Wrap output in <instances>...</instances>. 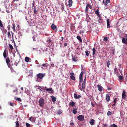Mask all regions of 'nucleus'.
<instances>
[{
    "label": "nucleus",
    "instance_id": "nucleus-6",
    "mask_svg": "<svg viewBox=\"0 0 127 127\" xmlns=\"http://www.w3.org/2000/svg\"><path fill=\"white\" fill-rule=\"evenodd\" d=\"M71 76H70V78L71 79L75 81V78L74 76V73L73 72H71L70 73Z\"/></svg>",
    "mask_w": 127,
    "mask_h": 127
},
{
    "label": "nucleus",
    "instance_id": "nucleus-24",
    "mask_svg": "<svg viewBox=\"0 0 127 127\" xmlns=\"http://www.w3.org/2000/svg\"><path fill=\"white\" fill-rule=\"evenodd\" d=\"M25 62H29V60H31V59H30L29 58L26 57H25Z\"/></svg>",
    "mask_w": 127,
    "mask_h": 127
},
{
    "label": "nucleus",
    "instance_id": "nucleus-2",
    "mask_svg": "<svg viewBox=\"0 0 127 127\" xmlns=\"http://www.w3.org/2000/svg\"><path fill=\"white\" fill-rule=\"evenodd\" d=\"M39 105L41 107H42L44 105L45 102L44 99L43 97L40 98L39 100Z\"/></svg>",
    "mask_w": 127,
    "mask_h": 127
},
{
    "label": "nucleus",
    "instance_id": "nucleus-50",
    "mask_svg": "<svg viewBox=\"0 0 127 127\" xmlns=\"http://www.w3.org/2000/svg\"><path fill=\"white\" fill-rule=\"evenodd\" d=\"M7 35L8 36V37L9 38L10 37V36H11L10 35V33L9 32H7Z\"/></svg>",
    "mask_w": 127,
    "mask_h": 127
},
{
    "label": "nucleus",
    "instance_id": "nucleus-21",
    "mask_svg": "<svg viewBox=\"0 0 127 127\" xmlns=\"http://www.w3.org/2000/svg\"><path fill=\"white\" fill-rule=\"evenodd\" d=\"M77 39L79 40L80 42H82V40L81 39V38L80 36L78 35L76 37Z\"/></svg>",
    "mask_w": 127,
    "mask_h": 127
},
{
    "label": "nucleus",
    "instance_id": "nucleus-39",
    "mask_svg": "<svg viewBox=\"0 0 127 127\" xmlns=\"http://www.w3.org/2000/svg\"><path fill=\"white\" fill-rule=\"evenodd\" d=\"M110 62L109 60L107 61L106 62V64H107V66L108 67V68L109 67V66L110 64Z\"/></svg>",
    "mask_w": 127,
    "mask_h": 127
},
{
    "label": "nucleus",
    "instance_id": "nucleus-44",
    "mask_svg": "<svg viewBox=\"0 0 127 127\" xmlns=\"http://www.w3.org/2000/svg\"><path fill=\"white\" fill-rule=\"evenodd\" d=\"M61 6L62 7V8H61L62 10L63 11V10L64 9V5L62 3L61 4Z\"/></svg>",
    "mask_w": 127,
    "mask_h": 127
},
{
    "label": "nucleus",
    "instance_id": "nucleus-11",
    "mask_svg": "<svg viewBox=\"0 0 127 127\" xmlns=\"http://www.w3.org/2000/svg\"><path fill=\"white\" fill-rule=\"evenodd\" d=\"M29 119L30 121L33 122H35V118L34 117H31Z\"/></svg>",
    "mask_w": 127,
    "mask_h": 127
},
{
    "label": "nucleus",
    "instance_id": "nucleus-51",
    "mask_svg": "<svg viewBox=\"0 0 127 127\" xmlns=\"http://www.w3.org/2000/svg\"><path fill=\"white\" fill-rule=\"evenodd\" d=\"M74 96L75 98L76 99L77 97V94H74Z\"/></svg>",
    "mask_w": 127,
    "mask_h": 127
},
{
    "label": "nucleus",
    "instance_id": "nucleus-9",
    "mask_svg": "<svg viewBox=\"0 0 127 127\" xmlns=\"http://www.w3.org/2000/svg\"><path fill=\"white\" fill-rule=\"evenodd\" d=\"M97 87L98 90L100 92H101L102 90V87L98 84L97 85Z\"/></svg>",
    "mask_w": 127,
    "mask_h": 127
},
{
    "label": "nucleus",
    "instance_id": "nucleus-40",
    "mask_svg": "<svg viewBox=\"0 0 127 127\" xmlns=\"http://www.w3.org/2000/svg\"><path fill=\"white\" fill-rule=\"evenodd\" d=\"M10 62V60L8 58H7L6 60V63H9Z\"/></svg>",
    "mask_w": 127,
    "mask_h": 127
},
{
    "label": "nucleus",
    "instance_id": "nucleus-60",
    "mask_svg": "<svg viewBox=\"0 0 127 127\" xmlns=\"http://www.w3.org/2000/svg\"><path fill=\"white\" fill-rule=\"evenodd\" d=\"M61 40H60L62 41H63L64 39V37H61Z\"/></svg>",
    "mask_w": 127,
    "mask_h": 127
},
{
    "label": "nucleus",
    "instance_id": "nucleus-28",
    "mask_svg": "<svg viewBox=\"0 0 127 127\" xmlns=\"http://www.w3.org/2000/svg\"><path fill=\"white\" fill-rule=\"evenodd\" d=\"M49 65V64L47 63L43 64L41 65V66L44 67H47Z\"/></svg>",
    "mask_w": 127,
    "mask_h": 127
},
{
    "label": "nucleus",
    "instance_id": "nucleus-5",
    "mask_svg": "<svg viewBox=\"0 0 127 127\" xmlns=\"http://www.w3.org/2000/svg\"><path fill=\"white\" fill-rule=\"evenodd\" d=\"M84 74V72L82 71L80 73L79 76V82L81 83L83 82V79L82 76Z\"/></svg>",
    "mask_w": 127,
    "mask_h": 127
},
{
    "label": "nucleus",
    "instance_id": "nucleus-63",
    "mask_svg": "<svg viewBox=\"0 0 127 127\" xmlns=\"http://www.w3.org/2000/svg\"><path fill=\"white\" fill-rule=\"evenodd\" d=\"M34 1H33V3H32V7H33L34 6Z\"/></svg>",
    "mask_w": 127,
    "mask_h": 127
},
{
    "label": "nucleus",
    "instance_id": "nucleus-55",
    "mask_svg": "<svg viewBox=\"0 0 127 127\" xmlns=\"http://www.w3.org/2000/svg\"><path fill=\"white\" fill-rule=\"evenodd\" d=\"M14 103H10V105H11V106H13V105L14 104Z\"/></svg>",
    "mask_w": 127,
    "mask_h": 127
},
{
    "label": "nucleus",
    "instance_id": "nucleus-49",
    "mask_svg": "<svg viewBox=\"0 0 127 127\" xmlns=\"http://www.w3.org/2000/svg\"><path fill=\"white\" fill-rule=\"evenodd\" d=\"M26 125L27 127H30L31 126L30 125L27 123H26Z\"/></svg>",
    "mask_w": 127,
    "mask_h": 127
},
{
    "label": "nucleus",
    "instance_id": "nucleus-53",
    "mask_svg": "<svg viewBox=\"0 0 127 127\" xmlns=\"http://www.w3.org/2000/svg\"><path fill=\"white\" fill-rule=\"evenodd\" d=\"M81 96L80 95H79L78 96H77V99H79L81 97Z\"/></svg>",
    "mask_w": 127,
    "mask_h": 127
},
{
    "label": "nucleus",
    "instance_id": "nucleus-12",
    "mask_svg": "<svg viewBox=\"0 0 127 127\" xmlns=\"http://www.w3.org/2000/svg\"><path fill=\"white\" fill-rule=\"evenodd\" d=\"M106 98L107 101L108 102L110 101V96L109 94H107L106 95Z\"/></svg>",
    "mask_w": 127,
    "mask_h": 127
},
{
    "label": "nucleus",
    "instance_id": "nucleus-36",
    "mask_svg": "<svg viewBox=\"0 0 127 127\" xmlns=\"http://www.w3.org/2000/svg\"><path fill=\"white\" fill-rule=\"evenodd\" d=\"M90 53V51H88L87 50L85 51V53L86 55L87 56H88L89 55V53Z\"/></svg>",
    "mask_w": 127,
    "mask_h": 127
},
{
    "label": "nucleus",
    "instance_id": "nucleus-26",
    "mask_svg": "<svg viewBox=\"0 0 127 127\" xmlns=\"http://www.w3.org/2000/svg\"><path fill=\"white\" fill-rule=\"evenodd\" d=\"M122 42L124 43L127 44V42H126L125 38H123L122 39Z\"/></svg>",
    "mask_w": 127,
    "mask_h": 127
},
{
    "label": "nucleus",
    "instance_id": "nucleus-62",
    "mask_svg": "<svg viewBox=\"0 0 127 127\" xmlns=\"http://www.w3.org/2000/svg\"><path fill=\"white\" fill-rule=\"evenodd\" d=\"M14 64L17 66V63L16 62H15V63H14Z\"/></svg>",
    "mask_w": 127,
    "mask_h": 127
},
{
    "label": "nucleus",
    "instance_id": "nucleus-32",
    "mask_svg": "<svg viewBox=\"0 0 127 127\" xmlns=\"http://www.w3.org/2000/svg\"><path fill=\"white\" fill-rule=\"evenodd\" d=\"M38 87H39L41 89L43 90H45L46 88V87H43V86H38Z\"/></svg>",
    "mask_w": 127,
    "mask_h": 127
},
{
    "label": "nucleus",
    "instance_id": "nucleus-13",
    "mask_svg": "<svg viewBox=\"0 0 127 127\" xmlns=\"http://www.w3.org/2000/svg\"><path fill=\"white\" fill-rule=\"evenodd\" d=\"M95 12L98 17H100V15L99 13V9H97V10H95Z\"/></svg>",
    "mask_w": 127,
    "mask_h": 127
},
{
    "label": "nucleus",
    "instance_id": "nucleus-18",
    "mask_svg": "<svg viewBox=\"0 0 127 127\" xmlns=\"http://www.w3.org/2000/svg\"><path fill=\"white\" fill-rule=\"evenodd\" d=\"M82 86V89L84 90L86 87V82H83Z\"/></svg>",
    "mask_w": 127,
    "mask_h": 127
},
{
    "label": "nucleus",
    "instance_id": "nucleus-45",
    "mask_svg": "<svg viewBox=\"0 0 127 127\" xmlns=\"http://www.w3.org/2000/svg\"><path fill=\"white\" fill-rule=\"evenodd\" d=\"M119 78L120 79L122 80L123 78V76L120 75L119 76Z\"/></svg>",
    "mask_w": 127,
    "mask_h": 127
},
{
    "label": "nucleus",
    "instance_id": "nucleus-33",
    "mask_svg": "<svg viewBox=\"0 0 127 127\" xmlns=\"http://www.w3.org/2000/svg\"><path fill=\"white\" fill-rule=\"evenodd\" d=\"M15 123L16 124V126L15 127H19V123L18 121H16Z\"/></svg>",
    "mask_w": 127,
    "mask_h": 127
},
{
    "label": "nucleus",
    "instance_id": "nucleus-22",
    "mask_svg": "<svg viewBox=\"0 0 127 127\" xmlns=\"http://www.w3.org/2000/svg\"><path fill=\"white\" fill-rule=\"evenodd\" d=\"M18 89L17 88H16L15 90H14L13 91V93H14L15 92L16 93V94H15V95H17L18 94L17 92L18 91Z\"/></svg>",
    "mask_w": 127,
    "mask_h": 127
},
{
    "label": "nucleus",
    "instance_id": "nucleus-1",
    "mask_svg": "<svg viewBox=\"0 0 127 127\" xmlns=\"http://www.w3.org/2000/svg\"><path fill=\"white\" fill-rule=\"evenodd\" d=\"M45 73H39L36 75L37 78L36 81L37 82H40L42 79L45 76Z\"/></svg>",
    "mask_w": 127,
    "mask_h": 127
},
{
    "label": "nucleus",
    "instance_id": "nucleus-47",
    "mask_svg": "<svg viewBox=\"0 0 127 127\" xmlns=\"http://www.w3.org/2000/svg\"><path fill=\"white\" fill-rule=\"evenodd\" d=\"M62 113V112L61 111V109H60L59 110V111L57 112V113L59 115H60V114H61Z\"/></svg>",
    "mask_w": 127,
    "mask_h": 127
},
{
    "label": "nucleus",
    "instance_id": "nucleus-35",
    "mask_svg": "<svg viewBox=\"0 0 127 127\" xmlns=\"http://www.w3.org/2000/svg\"><path fill=\"white\" fill-rule=\"evenodd\" d=\"M3 56L5 58L6 57V52L5 51V50L3 53Z\"/></svg>",
    "mask_w": 127,
    "mask_h": 127
},
{
    "label": "nucleus",
    "instance_id": "nucleus-42",
    "mask_svg": "<svg viewBox=\"0 0 127 127\" xmlns=\"http://www.w3.org/2000/svg\"><path fill=\"white\" fill-rule=\"evenodd\" d=\"M112 114V113L110 111H108L107 112V115L108 116H109V115H111Z\"/></svg>",
    "mask_w": 127,
    "mask_h": 127
},
{
    "label": "nucleus",
    "instance_id": "nucleus-48",
    "mask_svg": "<svg viewBox=\"0 0 127 127\" xmlns=\"http://www.w3.org/2000/svg\"><path fill=\"white\" fill-rule=\"evenodd\" d=\"M81 83H80L79 84V88L80 90H83V89H82V87H81Z\"/></svg>",
    "mask_w": 127,
    "mask_h": 127
},
{
    "label": "nucleus",
    "instance_id": "nucleus-14",
    "mask_svg": "<svg viewBox=\"0 0 127 127\" xmlns=\"http://www.w3.org/2000/svg\"><path fill=\"white\" fill-rule=\"evenodd\" d=\"M69 105L71 106L74 107L75 106V104L74 102L72 101L70 102Z\"/></svg>",
    "mask_w": 127,
    "mask_h": 127
},
{
    "label": "nucleus",
    "instance_id": "nucleus-19",
    "mask_svg": "<svg viewBox=\"0 0 127 127\" xmlns=\"http://www.w3.org/2000/svg\"><path fill=\"white\" fill-rule=\"evenodd\" d=\"M46 91H53V89L52 88H47L46 89ZM52 93V92H50L49 93L51 94Z\"/></svg>",
    "mask_w": 127,
    "mask_h": 127
},
{
    "label": "nucleus",
    "instance_id": "nucleus-58",
    "mask_svg": "<svg viewBox=\"0 0 127 127\" xmlns=\"http://www.w3.org/2000/svg\"><path fill=\"white\" fill-rule=\"evenodd\" d=\"M86 76L85 77V78L83 81V82H86Z\"/></svg>",
    "mask_w": 127,
    "mask_h": 127
},
{
    "label": "nucleus",
    "instance_id": "nucleus-25",
    "mask_svg": "<svg viewBox=\"0 0 127 127\" xmlns=\"http://www.w3.org/2000/svg\"><path fill=\"white\" fill-rule=\"evenodd\" d=\"M95 120L93 119H92L90 121V123L91 125H93L94 124Z\"/></svg>",
    "mask_w": 127,
    "mask_h": 127
},
{
    "label": "nucleus",
    "instance_id": "nucleus-38",
    "mask_svg": "<svg viewBox=\"0 0 127 127\" xmlns=\"http://www.w3.org/2000/svg\"><path fill=\"white\" fill-rule=\"evenodd\" d=\"M9 46L11 50H12L13 49V48L12 46L10 44H9Z\"/></svg>",
    "mask_w": 127,
    "mask_h": 127
},
{
    "label": "nucleus",
    "instance_id": "nucleus-37",
    "mask_svg": "<svg viewBox=\"0 0 127 127\" xmlns=\"http://www.w3.org/2000/svg\"><path fill=\"white\" fill-rule=\"evenodd\" d=\"M0 27L1 28H3L4 26H3L2 24V22L0 20Z\"/></svg>",
    "mask_w": 127,
    "mask_h": 127
},
{
    "label": "nucleus",
    "instance_id": "nucleus-23",
    "mask_svg": "<svg viewBox=\"0 0 127 127\" xmlns=\"http://www.w3.org/2000/svg\"><path fill=\"white\" fill-rule=\"evenodd\" d=\"M51 98H52V100L53 102H55L56 101V97H55L54 96H52L51 97Z\"/></svg>",
    "mask_w": 127,
    "mask_h": 127
},
{
    "label": "nucleus",
    "instance_id": "nucleus-64",
    "mask_svg": "<svg viewBox=\"0 0 127 127\" xmlns=\"http://www.w3.org/2000/svg\"><path fill=\"white\" fill-rule=\"evenodd\" d=\"M4 32L5 33L7 32V31L6 30H4Z\"/></svg>",
    "mask_w": 127,
    "mask_h": 127
},
{
    "label": "nucleus",
    "instance_id": "nucleus-31",
    "mask_svg": "<svg viewBox=\"0 0 127 127\" xmlns=\"http://www.w3.org/2000/svg\"><path fill=\"white\" fill-rule=\"evenodd\" d=\"M15 98L16 100L18 101H21L22 100L20 98H17L16 97H15Z\"/></svg>",
    "mask_w": 127,
    "mask_h": 127
},
{
    "label": "nucleus",
    "instance_id": "nucleus-61",
    "mask_svg": "<svg viewBox=\"0 0 127 127\" xmlns=\"http://www.w3.org/2000/svg\"><path fill=\"white\" fill-rule=\"evenodd\" d=\"M70 124L71 125H73L74 124V123L73 122H71L70 123Z\"/></svg>",
    "mask_w": 127,
    "mask_h": 127
},
{
    "label": "nucleus",
    "instance_id": "nucleus-52",
    "mask_svg": "<svg viewBox=\"0 0 127 127\" xmlns=\"http://www.w3.org/2000/svg\"><path fill=\"white\" fill-rule=\"evenodd\" d=\"M73 61L74 62H76L77 61L76 59L75 58H72Z\"/></svg>",
    "mask_w": 127,
    "mask_h": 127
},
{
    "label": "nucleus",
    "instance_id": "nucleus-7",
    "mask_svg": "<svg viewBox=\"0 0 127 127\" xmlns=\"http://www.w3.org/2000/svg\"><path fill=\"white\" fill-rule=\"evenodd\" d=\"M126 92L125 91H123L122 95V98L124 99H125L126 97Z\"/></svg>",
    "mask_w": 127,
    "mask_h": 127
},
{
    "label": "nucleus",
    "instance_id": "nucleus-3",
    "mask_svg": "<svg viewBox=\"0 0 127 127\" xmlns=\"http://www.w3.org/2000/svg\"><path fill=\"white\" fill-rule=\"evenodd\" d=\"M89 8L90 9H92V7L90 5V4L88 3L87 4L86 6L85 9V12L88 14V8Z\"/></svg>",
    "mask_w": 127,
    "mask_h": 127
},
{
    "label": "nucleus",
    "instance_id": "nucleus-27",
    "mask_svg": "<svg viewBox=\"0 0 127 127\" xmlns=\"http://www.w3.org/2000/svg\"><path fill=\"white\" fill-rule=\"evenodd\" d=\"M114 71L115 73L117 75L119 74V71L117 70V68L116 67H115L114 68Z\"/></svg>",
    "mask_w": 127,
    "mask_h": 127
},
{
    "label": "nucleus",
    "instance_id": "nucleus-16",
    "mask_svg": "<svg viewBox=\"0 0 127 127\" xmlns=\"http://www.w3.org/2000/svg\"><path fill=\"white\" fill-rule=\"evenodd\" d=\"M72 113L74 114H76L77 113V109L76 108L73 109Z\"/></svg>",
    "mask_w": 127,
    "mask_h": 127
},
{
    "label": "nucleus",
    "instance_id": "nucleus-57",
    "mask_svg": "<svg viewBox=\"0 0 127 127\" xmlns=\"http://www.w3.org/2000/svg\"><path fill=\"white\" fill-rule=\"evenodd\" d=\"M33 12H34V13H36L37 12L36 9H34L33 10Z\"/></svg>",
    "mask_w": 127,
    "mask_h": 127
},
{
    "label": "nucleus",
    "instance_id": "nucleus-54",
    "mask_svg": "<svg viewBox=\"0 0 127 127\" xmlns=\"http://www.w3.org/2000/svg\"><path fill=\"white\" fill-rule=\"evenodd\" d=\"M7 27L8 29V30L9 31L10 29V26L9 25H8V26Z\"/></svg>",
    "mask_w": 127,
    "mask_h": 127
},
{
    "label": "nucleus",
    "instance_id": "nucleus-20",
    "mask_svg": "<svg viewBox=\"0 0 127 127\" xmlns=\"http://www.w3.org/2000/svg\"><path fill=\"white\" fill-rule=\"evenodd\" d=\"M57 27V26L54 24H52L51 26V28L53 30L55 29Z\"/></svg>",
    "mask_w": 127,
    "mask_h": 127
},
{
    "label": "nucleus",
    "instance_id": "nucleus-17",
    "mask_svg": "<svg viewBox=\"0 0 127 127\" xmlns=\"http://www.w3.org/2000/svg\"><path fill=\"white\" fill-rule=\"evenodd\" d=\"M68 6L69 7H70L72 6V0H69L68 1Z\"/></svg>",
    "mask_w": 127,
    "mask_h": 127
},
{
    "label": "nucleus",
    "instance_id": "nucleus-34",
    "mask_svg": "<svg viewBox=\"0 0 127 127\" xmlns=\"http://www.w3.org/2000/svg\"><path fill=\"white\" fill-rule=\"evenodd\" d=\"M7 64L8 67L9 68H11L12 67V66L11 64H10V62L9 63H7Z\"/></svg>",
    "mask_w": 127,
    "mask_h": 127
},
{
    "label": "nucleus",
    "instance_id": "nucleus-4",
    "mask_svg": "<svg viewBox=\"0 0 127 127\" xmlns=\"http://www.w3.org/2000/svg\"><path fill=\"white\" fill-rule=\"evenodd\" d=\"M77 118L79 120L82 121L84 119V117L83 115H80L77 117Z\"/></svg>",
    "mask_w": 127,
    "mask_h": 127
},
{
    "label": "nucleus",
    "instance_id": "nucleus-59",
    "mask_svg": "<svg viewBox=\"0 0 127 127\" xmlns=\"http://www.w3.org/2000/svg\"><path fill=\"white\" fill-rule=\"evenodd\" d=\"M64 45L65 46H66L67 45V44L66 43H64Z\"/></svg>",
    "mask_w": 127,
    "mask_h": 127
},
{
    "label": "nucleus",
    "instance_id": "nucleus-15",
    "mask_svg": "<svg viewBox=\"0 0 127 127\" xmlns=\"http://www.w3.org/2000/svg\"><path fill=\"white\" fill-rule=\"evenodd\" d=\"M118 101V99L117 98H115L113 102L114 103L112 105V106H114L116 105V102Z\"/></svg>",
    "mask_w": 127,
    "mask_h": 127
},
{
    "label": "nucleus",
    "instance_id": "nucleus-29",
    "mask_svg": "<svg viewBox=\"0 0 127 127\" xmlns=\"http://www.w3.org/2000/svg\"><path fill=\"white\" fill-rule=\"evenodd\" d=\"M109 127H118L117 125H115V124H113L110 125Z\"/></svg>",
    "mask_w": 127,
    "mask_h": 127
},
{
    "label": "nucleus",
    "instance_id": "nucleus-46",
    "mask_svg": "<svg viewBox=\"0 0 127 127\" xmlns=\"http://www.w3.org/2000/svg\"><path fill=\"white\" fill-rule=\"evenodd\" d=\"M47 42L48 44H50V43L51 42V40L49 39L47 41Z\"/></svg>",
    "mask_w": 127,
    "mask_h": 127
},
{
    "label": "nucleus",
    "instance_id": "nucleus-10",
    "mask_svg": "<svg viewBox=\"0 0 127 127\" xmlns=\"http://www.w3.org/2000/svg\"><path fill=\"white\" fill-rule=\"evenodd\" d=\"M109 19H107V28H108L110 27L109 24Z\"/></svg>",
    "mask_w": 127,
    "mask_h": 127
},
{
    "label": "nucleus",
    "instance_id": "nucleus-30",
    "mask_svg": "<svg viewBox=\"0 0 127 127\" xmlns=\"http://www.w3.org/2000/svg\"><path fill=\"white\" fill-rule=\"evenodd\" d=\"M93 55L94 56L95 55V53L96 51V50L94 48L93 49Z\"/></svg>",
    "mask_w": 127,
    "mask_h": 127
},
{
    "label": "nucleus",
    "instance_id": "nucleus-8",
    "mask_svg": "<svg viewBox=\"0 0 127 127\" xmlns=\"http://www.w3.org/2000/svg\"><path fill=\"white\" fill-rule=\"evenodd\" d=\"M110 2V0H105V1L104 2V0L103 1V3H104L105 5H107Z\"/></svg>",
    "mask_w": 127,
    "mask_h": 127
},
{
    "label": "nucleus",
    "instance_id": "nucleus-43",
    "mask_svg": "<svg viewBox=\"0 0 127 127\" xmlns=\"http://www.w3.org/2000/svg\"><path fill=\"white\" fill-rule=\"evenodd\" d=\"M103 40L105 41H106L108 40V38L107 37H104V38Z\"/></svg>",
    "mask_w": 127,
    "mask_h": 127
},
{
    "label": "nucleus",
    "instance_id": "nucleus-41",
    "mask_svg": "<svg viewBox=\"0 0 127 127\" xmlns=\"http://www.w3.org/2000/svg\"><path fill=\"white\" fill-rule=\"evenodd\" d=\"M12 25H12V26H13L12 29L13 30V31H15V25L14 24H13Z\"/></svg>",
    "mask_w": 127,
    "mask_h": 127
},
{
    "label": "nucleus",
    "instance_id": "nucleus-56",
    "mask_svg": "<svg viewBox=\"0 0 127 127\" xmlns=\"http://www.w3.org/2000/svg\"><path fill=\"white\" fill-rule=\"evenodd\" d=\"M107 124L106 125V124H104L103 125V127H108L107 126Z\"/></svg>",
    "mask_w": 127,
    "mask_h": 127
}]
</instances>
